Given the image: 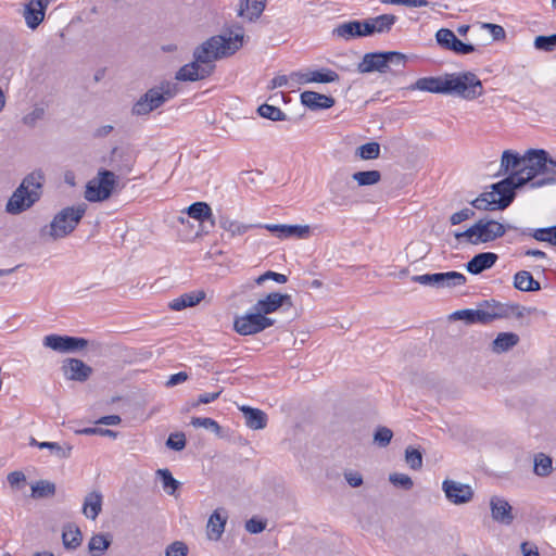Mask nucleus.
Here are the masks:
<instances>
[{"instance_id": "obj_1", "label": "nucleus", "mask_w": 556, "mask_h": 556, "mask_svg": "<svg viewBox=\"0 0 556 556\" xmlns=\"http://www.w3.org/2000/svg\"><path fill=\"white\" fill-rule=\"evenodd\" d=\"M43 181L45 174L41 169H36L26 175L9 198L5 204V212L11 215H18L29 210L40 200Z\"/></svg>"}, {"instance_id": "obj_2", "label": "nucleus", "mask_w": 556, "mask_h": 556, "mask_svg": "<svg viewBox=\"0 0 556 556\" xmlns=\"http://www.w3.org/2000/svg\"><path fill=\"white\" fill-rule=\"evenodd\" d=\"M242 46L243 33L213 36L194 49L193 59L202 65H214V61L235 54Z\"/></svg>"}, {"instance_id": "obj_3", "label": "nucleus", "mask_w": 556, "mask_h": 556, "mask_svg": "<svg viewBox=\"0 0 556 556\" xmlns=\"http://www.w3.org/2000/svg\"><path fill=\"white\" fill-rule=\"evenodd\" d=\"M86 208L87 205L85 203L64 207L54 215L50 224L40 228V238L48 241H56L71 235L84 217Z\"/></svg>"}, {"instance_id": "obj_4", "label": "nucleus", "mask_w": 556, "mask_h": 556, "mask_svg": "<svg viewBox=\"0 0 556 556\" xmlns=\"http://www.w3.org/2000/svg\"><path fill=\"white\" fill-rule=\"evenodd\" d=\"M407 55L397 51H378L365 53L357 65L362 74L378 72L381 74L394 71H402L407 63Z\"/></svg>"}, {"instance_id": "obj_5", "label": "nucleus", "mask_w": 556, "mask_h": 556, "mask_svg": "<svg viewBox=\"0 0 556 556\" xmlns=\"http://www.w3.org/2000/svg\"><path fill=\"white\" fill-rule=\"evenodd\" d=\"M482 81L472 72L445 75L444 94H456L465 100H475L483 94Z\"/></svg>"}, {"instance_id": "obj_6", "label": "nucleus", "mask_w": 556, "mask_h": 556, "mask_svg": "<svg viewBox=\"0 0 556 556\" xmlns=\"http://www.w3.org/2000/svg\"><path fill=\"white\" fill-rule=\"evenodd\" d=\"M506 229L503 224L494 219L481 218L471 227L462 232H455L456 240L466 238L470 244H481L503 237Z\"/></svg>"}, {"instance_id": "obj_7", "label": "nucleus", "mask_w": 556, "mask_h": 556, "mask_svg": "<svg viewBox=\"0 0 556 556\" xmlns=\"http://www.w3.org/2000/svg\"><path fill=\"white\" fill-rule=\"evenodd\" d=\"M117 185V177L113 170L101 168L97 176L88 181L85 198L89 202L108 200Z\"/></svg>"}, {"instance_id": "obj_8", "label": "nucleus", "mask_w": 556, "mask_h": 556, "mask_svg": "<svg viewBox=\"0 0 556 556\" xmlns=\"http://www.w3.org/2000/svg\"><path fill=\"white\" fill-rule=\"evenodd\" d=\"M551 163V155L543 149H530L525 153V163L521 170H516L519 177H522L525 184H532L542 170Z\"/></svg>"}, {"instance_id": "obj_9", "label": "nucleus", "mask_w": 556, "mask_h": 556, "mask_svg": "<svg viewBox=\"0 0 556 556\" xmlns=\"http://www.w3.org/2000/svg\"><path fill=\"white\" fill-rule=\"evenodd\" d=\"M274 324L275 319L264 316L258 311H253L242 316H236L233 329L241 336H251L271 327Z\"/></svg>"}, {"instance_id": "obj_10", "label": "nucleus", "mask_w": 556, "mask_h": 556, "mask_svg": "<svg viewBox=\"0 0 556 556\" xmlns=\"http://www.w3.org/2000/svg\"><path fill=\"white\" fill-rule=\"evenodd\" d=\"M525 180L519 177V174L511 172L504 179L491 185V189L496 192L497 210H505L510 205L516 197V189L523 187Z\"/></svg>"}, {"instance_id": "obj_11", "label": "nucleus", "mask_w": 556, "mask_h": 556, "mask_svg": "<svg viewBox=\"0 0 556 556\" xmlns=\"http://www.w3.org/2000/svg\"><path fill=\"white\" fill-rule=\"evenodd\" d=\"M414 282L434 288H455L464 286L467 281L465 275L458 271L434 273L416 275L412 277Z\"/></svg>"}, {"instance_id": "obj_12", "label": "nucleus", "mask_w": 556, "mask_h": 556, "mask_svg": "<svg viewBox=\"0 0 556 556\" xmlns=\"http://www.w3.org/2000/svg\"><path fill=\"white\" fill-rule=\"evenodd\" d=\"M89 344L88 340L80 337L48 334L43 338V345L53 351L70 353L84 350Z\"/></svg>"}, {"instance_id": "obj_13", "label": "nucleus", "mask_w": 556, "mask_h": 556, "mask_svg": "<svg viewBox=\"0 0 556 556\" xmlns=\"http://www.w3.org/2000/svg\"><path fill=\"white\" fill-rule=\"evenodd\" d=\"M435 40L441 48L458 55H466L476 51L472 43L462 41L448 28H440L435 34Z\"/></svg>"}, {"instance_id": "obj_14", "label": "nucleus", "mask_w": 556, "mask_h": 556, "mask_svg": "<svg viewBox=\"0 0 556 556\" xmlns=\"http://www.w3.org/2000/svg\"><path fill=\"white\" fill-rule=\"evenodd\" d=\"M442 490L446 500L454 505L469 503L473 498V490L469 484L455 480L445 479L442 482Z\"/></svg>"}, {"instance_id": "obj_15", "label": "nucleus", "mask_w": 556, "mask_h": 556, "mask_svg": "<svg viewBox=\"0 0 556 556\" xmlns=\"http://www.w3.org/2000/svg\"><path fill=\"white\" fill-rule=\"evenodd\" d=\"M136 163V152L129 147H114L110 153L109 165L119 174H129Z\"/></svg>"}, {"instance_id": "obj_16", "label": "nucleus", "mask_w": 556, "mask_h": 556, "mask_svg": "<svg viewBox=\"0 0 556 556\" xmlns=\"http://www.w3.org/2000/svg\"><path fill=\"white\" fill-rule=\"evenodd\" d=\"M484 307L488 311L489 323H493L496 319L509 318L515 316L520 319L525 316V307L519 304L501 303L495 300L484 301Z\"/></svg>"}, {"instance_id": "obj_17", "label": "nucleus", "mask_w": 556, "mask_h": 556, "mask_svg": "<svg viewBox=\"0 0 556 556\" xmlns=\"http://www.w3.org/2000/svg\"><path fill=\"white\" fill-rule=\"evenodd\" d=\"M215 68V65H202L195 59L184 65L176 73L175 78L180 81H197L208 77Z\"/></svg>"}, {"instance_id": "obj_18", "label": "nucleus", "mask_w": 556, "mask_h": 556, "mask_svg": "<svg viewBox=\"0 0 556 556\" xmlns=\"http://www.w3.org/2000/svg\"><path fill=\"white\" fill-rule=\"evenodd\" d=\"M283 305L291 307L293 305L289 294L271 292L264 299H260L253 306V311H258L264 316L277 312Z\"/></svg>"}, {"instance_id": "obj_19", "label": "nucleus", "mask_w": 556, "mask_h": 556, "mask_svg": "<svg viewBox=\"0 0 556 556\" xmlns=\"http://www.w3.org/2000/svg\"><path fill=\"white\" fill-rule=\"evenodd\" d=\"M176 85L164 81L160 86L149 89L142 97L149 106L151 105L153 110H156L167 100L172 99L176 94Z\"/></svg>"}, {"instance_id": "obj_20", "label": "nucleus", "mask_w": 556, "mask_h": 556, "mask_svg": "<svg viewBox=\"0 0 556 556\" xmlns=\"http://www.w3.org/2000/svg\"><path fill=\"white\" fill-rule=\"evenodd\" d=\"M63 375L68 380L85 382L92 374V368L78 358H67L61 367Z\"/></svg>"}, {"instance_id": "obj_21", "label": "nucleus", "mask_w": 556, "mask_h": 556, "mask_svg": "<svg viewBox=\"0 0 556 556\" xmlns=\"http://www.w3.org/2000/svg\"><path fill=\"white\" fill-rule=\"evenodd\" d=\"M490 508L493 520L502 525H511L515 517L513 515V507L510 504L500 496H492L490 498Z\"/></svg>"}, {"instance_id": "obj_22", "label": "nucleus", "mask_w": 556, "mask_h": 556, "mask_svg": "<svg viewBox=\"0 0 556 556\" xmlns=\"http://www.w3.org/2000/svg\"><path fill=\"white\" fill-rule=\"evenodd\" d=\"M452 319L463 320L468 325L471 324H481L489 325V316L488 311L484 307V301L478 305L476 309L466 308L454 312L451 315Z\"/></svg>"}, {"instance_id": "obj_23", "label": "nucleus", "mask_w": 556, "mask_h": 556, "mask_svg": "<svg viewBox=\"0 0 556 556\" xmlns=\"http://www.w3.org/2000/svg\"><path fill=\"white\" fill-rule=\"evenodd\" d=\"M268 231L277 235L278 238H306L308 237L311 229L308 225H277V224H267L264 226Z\"/></svg>"}, {"instance_id": "obj_24", "label": "nucleus", "mask_w": 556, "mask_h": 556, "mask_svg": "<svg viewBox=\"0 0 556 556\" xmlns=\"http://www.w3.org/2000/svg\"><path fill=\"white\" fill-rule=\"evenodd\" d=\"M301 102L312 111L327 110L336 104L334 98L315 91H303Z\"/></svg>"}, {"instance_id": "obj_25", "label": "nucleus", "mask_w": 556, "mask_h": 556, "mask_svg": "<svg viewBox=\"0 0 556 556\" xmlns=\"http://www.w3.org/2000/svg\"><path fill=\"white\" fill-rule=\"evenodd\" d=\"M498 255L493 252H481L476 254L467 264L466 269L471 275H479L495 265Z\"/></svg>"}, {"instance_id": "obj_26", "label": "nucleus", "mask_w": 556, "mask_h": 556, "mask_svg": "<svg viewBox=\"0 0 556 556\" xmlns=\"http://www.w3.org/2000/svg\"><path fill=\"white\" fill-rule=\"evenodd\" d=\"M329 192L331 194V201L336 205H345L348 204V197L344 192L349 188V182L341 175H336L328 182Z\"/></svg>"}, {"instance_id": "obj_27", "label": "nucleus", "mask_w": 556, "mask_h": 556, "mask_svg": "<svg viewBox=\"0 0 556 556\" xmlns=\"http://www.w3.org/2000/svg\"><path fill=\"white\" fill-rule=\"evenodd\" d=\"M520 341L515 332H500L491 343V351L495 354H503L514 349Z\"/></svg>"}, {"instance_id": "obj_28", "label": "nucleus", "mask_w": 556, "mask_h": 556, "mask_svg": "<svg viewBox=\"0 0 556 556\" xmlns=\"http://www.w3.org/2000/svg\"><path fill=\"white\" fill-rule=\"evenodd\" d=\"M525 163V154L520 155L519 153L511 151V150H505L501 157V169L497 173L496 176L505 175L510 169L514 172L521 170V167H523Z\"/></svg>"}, {"instance_id": "obj_29", "label": "nucleus", "mask_w": 556, "mask_h": 556, "mask_svg": "<svg viewBox=\"0 0 556 556\" xmlns=\"http://www.w3.org/2000/svg\"><path fill=\"white\" fill-rule=\"evenodd\" d=\"M205 299L203 290L184 293L179 298L169 302L168 307L173 311H181L187 307H193Z\"/></svg>"}, {"instance_id": "obj_30", "label": "nucleus", "mask_w": 556, "mask_h": 556, "mask_svg": "<svg viewBox=\"0 0 556 556\" xmlns=\"http://www.w3.org/2000/svg\"><path fill=\"white\" fill-rule=\"evenodd\" d=\"M444 83L445 77H422L417 79L408 89L444 94Z\"/></svg>"}, {"instance_id": "obj_31", "label": "nucleus", "mask_w": 556, "mask_h": 556, "mask_svg": "<svg viewBox=\"0 0 556 556\" xmlns=\"http://www.w3.org/2000/svg\"><path fill=\"white\" fill-rule=\"evenodd\" d=\"M102 510V494L98 491L88 493L85 497L83 505V514L91 519L96 520Z\"/></svg>"}, {"instance_id": "obj_32", "label": "nucleus", "mask_w": 556, "mask_h": 556, "mask_svg": "<svg viewBox=\"0 0 556 556\" xmlns=\"http://www.w3.org/2000/svg\"><path fill=\"white\" fill-rule=\"evenodd\" d=\"M240 410L243 413L249 428L258 430L266 427L267 416L263 410L250 406H242Z\"/></svg>"}, {"instance_id": "obj_33", "label": "nucleus", "mask_w": 556, "mask_h": 556, "mask_svg": "<svg viewBox=\"0 0 556 556\" xmlns=\"http://www.w3.org/2000/svg\"><path fill=\"white\" fill-rule=\"evenodd\" d=\"M266 5V0H241L238 15L247 16L249 21H254L261 16Z\"/></svg>"}, {"instance_id": "obj_34", "label": "nucleus", "mask_w": 556, "mask_h": 556, "mask_svg": "<svg viewBox=\"0 0 556 556\" xmlns=\"http://www.w3.org/2000/svg\"><path fill=\"white\" fill-rule=\"evenodd\" d=\"M514 287L522 292L541 290V283L535 280L530 271L520 270L514 276Z\"/></svg>"}, {"instance_id": "obj_35", "label": "nucleus", "mask_w": 556, "mask_h": 556, "mask_svg": "<svg viewBox=\"0 0 556 556\" xmlns=\"http://www.w3.org/2000/svg\"><path fill=\"white\" fill-rule=\"evenodd\" d=\"M112 544V535L110 533L93 534L88 543V551L91 556L103 555Z\"/></svg>"}, {"instance_id": "obj_36", "label": "nucleus", "mask_w": 556, "mask_h": 556, "mask_svg": "<svg viewBox=\"0 0 556 556\" xmlns=\"http://www.w3.org/2000/svg\"><path fill=\"white\" fill-rule=\"evenodd\" d=\"M332 35L337 38H341L345 41L361 37V25L359 21H350L339 24L332 30Z\"/></svg>"}, {"instance_id": "obj_37", "label": "nucleus", "mask_w": 556, "mask_h": 556, "mask_svg": "<svg viewBox=\"0 0 556 556\" xmlns=\"http://www.w3.org/2000/svg\"><path fill=\"white\" fill-rule=\"evenodd\" d=\"M63 545L66 549H76L83 541L80 529L74 523H67L62 533Z\"/></svg>"}, {"instance_id": "obj_38", "label": "nucleus", "mask_w": 556, "mask_h": 556, "mask_svg": "<svg viewBox=\"0 0 556 556\" xmlns=\"http://www.w3.org/2000/svg\"><path fill=\"white\" fill-rule=\"evenodd\" d=\"M218 225L222 229H224L229 238H235L237 236L244 235L250 228H252V225H245L242 223H239L237 220L230 219L226 215H220L218 218Z\"/></svg>"}, {"instance_id": "obj_39", "label": "nucleus", "mask_w": 556, "mask_h": 556, "mask_svg": "<svg viewBox=\"0 0 556 556\" xmlns=\"http://www.w3.org/2000/svg\"><path fill=\"white\" fill-rule=\"evenodd\" d=\"M227 516H222L218 510H215L207 521V535L211 540H219L226 525Z\"/></svg>"}, {"instance_id": "obj_40", "label": "nucleus", "mask_w": 556, "mask_h": 556, "mask_svg": "<svg viewBox=\"0 0 556 556\" xmlns=\"http://www.w3.org/2000/svg\"><path fill=\"white\" fill-rule=\"evenodd\" d=\"M187 214L189 217L197 219L199 222L211 220L214 225L212 208L206 202H194L190 204L187 208Z\"/></svg>"}, {"instance_id": "obj_41", "label": "nucleus", "mask_w": 556, "mask_h": 556, "mask_svg": "<svg viewBox=\"0 0 556 556\" xmlns=\"http://www.w3.org/2000/svg\"><path fill=\"white\" fill-rule=\"evenodd\" d=\"M551 163L546 164V167L542 170L541 178L534 180L531 184V188H541L546 185H556V160L551 156Z\"/></svg>"}, {"instance_id": "obj_42", "label": "nucleus", "mask_w": 556, "mask_h": 556, "mask_svg": "<svg viewBox=\"0 0 556 556\" xmlns=\"http://www.w3.org/2000/svg\"><path fill=\"white\" fill-rule=\"evenodd\" d=\"M533 471L536 476L540 477L549 476L553 471L552 457L544 453L536 454L533 460Z\"/></svg>"}, {"instance_id": "obj_43", "label": "nucleus", "mask_w": 556, "mask_h": 556, "mask_svg": "<svg viewBox=\"0 0 556 556\" xmlns=\"http://www.w3.org/2000/svg\"><path fill=\"white\" fill-rule=\"evenodd\" d=\"M56 491L55 484L48 480H39L31 485V497L48 498L54 496Z\"/></svg>"}, {"instance_id": "obj_44", "label": "nucleus", "mask_w": 556, "mask_h": 556, "mask_svg": "<svg viewBox=\"0 0 556 556\" xmlns=\"http://www.w3.org/2000/svg\"><path fill=\"white\" fill-rule=\"evenodd\" d=\"M352 178L359 187L374 186L381 180V173L377 169L361 170L354 173Z\"/></svg>"}, {"instance_id": "obj_45", "label": "nucleus", "mask_w": 556, "mask_h": 556, "mask_svg": "<svg viewBox=\"0 0 556 556\" xmlns=\"http://www.w3.org/2000/svg\"><path fill=\"white\" fill-rule=\"evenodd\" d=\"M156 476L160 478L164 491L169 495H173L180 485L167 468L157 469Z\"/></svg>"}, {"instance_id": "obj_46", "label": "nucleus", "mask_w": 556, "mask_h": 556, "mask_svg": "<svg viewBox=\"0 0 556 556\" xmlns=\"http://www.w3.org/2000/svg\"><path fill=\"white\" fill-rule=\"evenodd\" d=\"M396 20V16L393 14H382L371 17V22L375 24L376 34H388L392 29Z\"/></svg>"}, {"instance_id": "obj_47", "label": "nucleus", "mask_w": 556, "mask_h": 556, "mask_svg": "<svg viewBox=\"0 0 556 556\" xmlns=\"http://www.w3.org/2000/svg\"><path fill=\"white\" fill-rule=\"evenodd\" d=\"M356 156L362 160H376L380 156V144L376 141L359 146L355 151Z\"/></svg>"}, {"instance_id": "obj_48", "label": "nucleus", "mask_w": 556, "mask_h": 556, "mask_svg": "<svg viewBox=\"0 0 556 556\" xmlns=\"http://www.w3.org/2000/svg\"><path fill=\"white\" fill-rule=\"evenodd\" d=\"M311 79L313 83L329 84L339 81L340 76L336 71L324 67L320 70L312 71Z\"/></svg>"}, {"instance_id": "obj_49", "label": "nucleus", "mask_w": 556, "mask_h": 556, "mask_svg": "<svg viewBox=\"0 0 556 556\" xmlns=\"http://www.w3.org/2000/svg\"><path fill=\"white\" fill-rule=\"evenodd\" d=\"M529 236L533 237L538 241L548 242L552 245H556V225L546 228H538Z\"/></svg>"}, {"instance_id": "obj_50", "label": "nucleus", "mask_w": 556, "mask_h": 556, "mask_svg": "<svg viewBox=\"0 0 556 556\" xmlns=\"http://www.w3.org/2000/svg\"><path fill=\"white\" fill-rule=\"evenodd\" d=\"M257 112L262 117L274 122L285 121L287 118L286 114L279 108L267 103L260 105Z\"/></svg>"}, {"instance_id": "obj_51", "label": "nucleus", "mask_w": 556, "mask_h": 556, "mask_svg": "<svg viewBox=\"0 0 556 556\" xmlns=\"http://www.w3.org/2000/svg\"><path fill=\"white\" fill-rule=\"evenodd\" d=\"M38 447L50 450L59 458H68L71 456L72 448H73L72 445H70V444H66L63 446L56 442H41L40 444H38Z\"/></svg>"}, {"instance_id": "obj_52", "label": "nucleus", "mask_w": 556, "mask_h": 556, "mask_svg": "<svg viewBox=\"0 0 556 556\" xmlns=\"http://www.w3.org/2000/svg\"><path fill=\"white\" fill-rule=\"evenodd\" d=\"M405 460L413 470H418L422 467V453L418 448L408 446L405 450Z\"/></svg>"}, {"instance_id": "obj_53", "label": "nucleus", "mask_w": 556, "mask_h": 556, "mask_svg": "<svg viewBox=\"0 0 556 556\" xmlns=\"http://www.w3.org/2000/svg\"><path fill=\"white\" fill-rule=\"evenodd\" d=\"M191 425L195 428L202 427L215 432L217 435L222 433V427L212 418L208 417H192Z\"/></svg>"}, {"instance_id": "obj_54", "label": "nucleus", "mask_w": 556, "mask_h": 556, "mask_svg": "<svg viewBox=\"0 0 556 556\" xmlns=\"http://www.w3.org/2000/svg\"><path fill=\"white\" fill-rule=\"evenodd\" d=\"M392 438L393 432L387 427H378L374 433V442L380 447L389 445Z\"/></svg>"}, {"instance_id": "obj_55", "label": "nucleus", "mask_w": 556, "mask_h": 556, "mask_svg": "<svg viewBox=\"0 0 556 556\" xmlns=\"http://www.w3.org/2000/svg\"><path fill=\"white\" fill-rule=\"evenodd\" d=\"M534 47L538 50L553 51L556 49V34L549 36H538L534 39Z\"/></svg>"}, {"instance_id": "obj_56", "label": "nucleus", "mask_w": 556, "mask_h": 556, "mask_svg": "<svg viewBox=\"0 0 556 556\" xmlns=\"http://www.w3.org/2000/svg\"><path fill=\"white\" fill-rule=\"evenodd\" d=\"M389 481L393 485L402 488L404 490H410L414 485L412 478L405 473H397V472L391 473L389 476Z\"/></svg>"}, {"instance_id": "obj_57", "label": "nucleus", "mask_w": 556, "mask_h": 556, "mask_svg": "<svg viewBox=\"0 0 556 556\" xmlns=\"http://www.w3.org/2000/svg\"><path fill=\"white\" fill-rule=\"evenodd\" d=\"M186 435L182 432H176L169 434L166 446L174 451H181L186 447Z\"/></svg>"}, {"instance_id": "obj_58", "label": "nucleus", "mask_w": 556, "mask_h": 556, "mask_svg": "<svg viewBox=\"0 0 556 556\" xmlns=\"http://www.w3.org/2000/svg\"><path fill=\"white\" fill-rule=\"evenodd\" d=\"M188 546L180 541H175L166 547L165 556H187Z\"/></svg>"}, {"instance_id": "obj_59", "label": "nucleus", "mask_w": 556, "mask_h": 556, "mask_svg": "<svg viewBox=\"0 0 556 556\" xmlns=\"http://www.w3.org/2000/svg\"><path fill=\"white\" fill-rule=\"evenodd\" d=\"M45 116L43 108H35L31 112L23 117V123L28 127H35L37 122L42 119Z\"/></svg>"}, {"instance_id": "obj_60", "label": "nucleus", "mask_w": 556, "mask_h": 556, "mask_svg": "<svg viewBox=\"0 0 556 556\" xmlns=\"http://www.w3.org/2000/svg\"><path fill=\"white\" fill-rule=\"evenodd\" d=\"M475 211L468 207L460 210L451 215L450 223L455 226L475 216Z\"/></svg>"}, {"instance_id": "obj_61", "label": "nucleus", "mask_w": 556, "mask_h": 556, "mask_svg": "<svg viewBox=\"0 0 556 556\" xmlns=\"http://www.w3.org/2000/svg\"><path fill=\"white\" fill-rule=\"evenodd\" d=\"M8 482L13 489H21L26 482V476L23 471L15 470L8 475Z\"/></svg>"}, {"instance_id": "obj_62", "label": "nucleus", "mask_w": 556, "mask_h": 556, "mask_svg": "<svg viewBox=\"0 0 556 556\" xmlns=\"http://www.w3.org/2000/svg\"><path fill=\"white\" fill-rule=\"evenodd\" d=\"M266 528V521L258 518H251L245 522V530L252 534H257L264 531Z\"/></svg>"}, {"instance_id": "obj_63", "label": "nucleus", "mask_w": 556, "mask_h": 556, "mask_svg": "<svg viewBox=\"0 0 556 556\" xmlns=\"http://www.w3.org/2000/svg\"><path fill=\"white\" fill-rule=\"evenodd\" d=\"M153 111V108L144 101V98L141 96L139 100L134 104L131 109V113L137 116L147 115Z\"/></svg>"}, {"instance_id": "obj_64", "label": "nucleus", "mask_w": 556, "mask_h": 556, "mask_svg": "<svg viewBox=\"0 0 556 556\" xmlns=\"http://www.w3.org/2000/svg\"><path fill=\"white\" fill-rule=\"evenodd\" d=\"M481 27L489 30L492 40H500L505 38V30L501 25L484 23L481 25Z\"/></svg>"}]
</instances>
